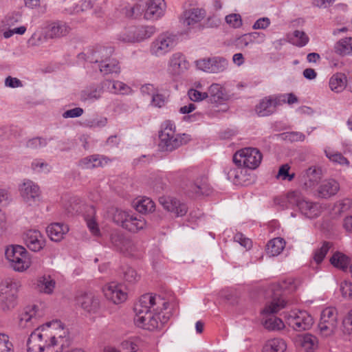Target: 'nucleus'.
Listing matches in <instances>:
<instances>
[{
  "mask_svg": "<svg viewBox=\"0 0 352 352\" xmlns=\"http://www.w3.org/2000/svg\"><path fill=\"white\" fill-rule=\"evenodd\" d=\"M168 302L159 295H142L135 305V324L149 331L161 328L168 322L171 314L168 310Z\"/></svg>",
  "mask_w": 352,
  "mask_h": 352,
  "instance_id": "nucleus-1",
  "label": "nucleus"
},
{
  "mask_svg": "<svg viewBox=\"0 0 352 352\" xmlns=\"http://www.w3.org/2000/svg\"><path fill=\"white\" fill-rule=\"evenodd\" d=\"M67 330L58 320H54L37 327L27 341V352H60L63 339Z\"/></svg>",
  "mask_w": 352,
  "mask_h": 352,
  "instance_id": "nucleus-2",
  "label": "nucleus"
},
{
  "mask_svg": "<svg viewBox=\"0 0 352 352\" xmlns=\"http://www.w3.org/2000/svg\"><path fill=\"white\" fill-rule=\"evenodd\" d=\"M296 284L292 278L284 280L281 284L273 285L271 287L272 292L271 299L267 302L265 307L261 311L263 316L276 314L287 306V301L285 300L283 290L293 292L296 289Z\"/></svg>",
  "mask_w": 352,
  "mask_h": 352,
  "instance_id": "nucleus-3",
  "label": "nucleus"
},
{
  "mask_svg": "<svg viewBox=\"0 0 352 352\" xmlns=\"http://www.w3.org/2000/svg\"><path fill=\"white\" fill-rule=\"evenodd\" d=\"M5 256L9 266L15 272H23L32 264L29 252L19 245H8L5 250Z\"/></svg>",
  "mask_w": 352,
  "mask_h": 352,
  "instance_id": "nucleus-4",
  "label": "nucleus"
},
{
  "mask_svg": "<svg viewBox=\"0 0 352 352\" xmlns=\"http://www.w3.org/2000/svg\"><path fill=\"white\" fill-rule=\"evenodd\" d=\"M287 199L291 205L296 206L301 214L308 219L316 218L322 212L318 203L306 199L299 190L288 192Z\"/></svg>",
  "mask_w": 352,
  "mask_h": 352,
  "instance_id": "nucleus-5",
  "label": "nucleus"
},
{
  "mask_svg": "<svg viewBox=\"0 0 352 352\" xmlns=\"http://www.w3.org/2000/svg\"><path fill=\"white\" fill-rule=\"evenodd\" d=\"M20 282L12 278H6L0 282V304L3 310H9L16 305Z\"/></svg>",
  "mask_w": 352,
  "mask_h": 352,
  "instance_id": "nucleus-6",
  "label": "nucleus"
},
{
  "mask_svg": "<svg viewBox=\"0 0 352 352\" xmlns=\"http://www.w3.org/2000/svg\"><path fill=\"white\" fill-rule=\"evenodd\" d=\"M177 43V36L165 32L160 34L151 43L150 54L155 57H162L170 52Z\"/></svg>",
  "mask_w": 352,
  "mask_h": 352,
  "instance_id": "nucleus-7",
  "label": "nucleus"
},
{
  "mask_svg": "<svg viewBox=\"0 0 352 352\" xmlns=\"http://www.w3.org/2000/svg\"><path fill=\"white\" fill-rule=\"evenodd\" d=\"M263 155L256 148L247 147L238 151L233 156L234 162L249 169L256 168L261 162Z\"/></svg>",
  "mask_w": 352,
  "mask_h": 352,
  "instance_id": "nucleus-8",
  "label": "nucleus"
},
{
  "mask_svg": "<svg viewBox=\"0 0 352 352\" xmlns=\"http://www.w3.org/2000/svg\"><path fill=\"white\" fill-rule=\"evenodd\" d=\"M115 222L123 228L137 232L146 227V222L140 214H131L127 212L117 210L114 214Z\"/></svg>",
  "mask_w": 352,
  "mask_h": 352,
  "instance_id": "nucleus-9",
  "label": "nucleus"
},
{
  "mask_svg": "<svg viewBox=\"0 0 352 352\" xmlns=\"http://www.w3.org/2000/svg\"><path fill=\"white\" fill-rule=\"evenodd\" d=\"M285 318L288 325L296 331L308 330L314 324L312 316L303 310H292L285 313Z\"/></svg>",
  "mask_w": 352,
  "mask_h": 352,
  "instance_id": "nucleus-10",
  "label": "nucleus"
},
{
  "mask_svg": "<svg viewBox=\"0 0 352 352\" xmlns=\"http://www.w3.org/2000/svg\"><path fill=\"white\" fill-rule=\"evenodd\" d=\"M155 32L154 26L130 27L118 35V40L124 43H140L151 37Z\"/></svg>",
  "mask_w": 352,
  "mask_h": 352,
  "instance_id": "nucleus-11",
  "label": "nucleus"
},
{
  "mask_svg": "<svg viewBox=\"0 0 352 352\" xmlns=\"http://www.w3.org/2000/svg\"><path fill=\"white\" fill-rule=\"evenodd\" d=\"M228 60L222 56L203 58L196 62L199 69L210 74L223 72L228 69Z\"/></svg>",
  "mask_w": 352,
  "mask_h": 352,
  "instance_id": "nucleus-12",
  "label": "nucleus"
},
{
  "mask_svg": "<svg viewBox=\"0 0 352 352\" xmlns=\"http://www.w3.org/2000/svg\"><path fill=\"white\" fill-rule=\"evenodd\" d=\"M19 190L23 201L30 206L40 200V188L37 184L30 179L23 180L19 185Z\"/></svg>",
  "mask_w": 352,
  "mask_h": 352,
  "instance_id": "nucleus-13",
  "label": "nucleus"
},
{
  "mask_svg": "<svg viewBox=\"0 0 352 352\" xmlns=\"http://www.w3.org/2000/svg\"><path fill=\"white\" fill-rule=\"evenodd\" d=\"M104 296L115 304L124 302L127 298L126 287L116 282H111L103 287Z\"/></svg>",
  "mask_w": 352,
  "mask_h": 352,
  "instance_id": "nucleus-14",
  "label": "nucleus"
},
{
  "mask_svg": "<svg viewBox=\"0 0 352 352\" xmlns=\"http://www.w3.org/2000/svg\"><path fill=\"white\" fill-rule=\"evenodd\" d=\"M189 66L186 56L181 52H175L169 58L167 71L172 76H179L188 69Z\"/></svg>",
  "mask_w": 352,
  "mask_h": 352,
  "instance_id": "nucleus-15",
  "label": "nucleus"
},
{
  "mask_svg": "<svg viewBox=\"0 0 352 352\" xmlns=\"http://www.w3.org/2000/svg\"><path fill=\"white\" fill-rule=\"evenodd\" d=\"M111 243L117 250L129 255H133L137 248L135 244L122 234L113 232L111 234Z\"/></svg>",
  "mask_w": 352,
  "mask_h": 352,
  "instance_id": "nucleus-16",
  "label": "nucleus"
},
{
  "mask_svg": "<svg viewBox=\"0 0 352 352\" xmlns=\"http://www.w3.org/2000/svg\"><path fill=\"white\" fill-rule=\"evenodd\" d=\"M186 192L191 197L208 195L210 188L206 176L204 174H201L192 182L186 185Z\"/></svg>",
  "mask_w": 352,
  "mask_h": 352,
  "instance_id": "nucleus-17",
  "label": "nucleus"
},
{
  "mask_svg": "<svg viewBox=\"0 0 352 352\" xmlns=\"http://www.w3.org/2000/svg\"><path fill=\"white\" fill-rule=\"evenodd\" d=\"M279 106L276 96H270L261 99L256 106L255 111L258 116H268L274 113Z\"/></svg>",
  "mask_w": 352,
  "mask_h": 352,
  "instance_id": "nucleus-18",
  "label": "nucleus"
},
{
  "mask_svg": "<svg viewBox=\"0 0 352 352\" xmlns=\"http://www.w3.org/2000/svg\"><path fill=\"white\" fill-rule=\"evenodd\" d=\"M322 178V170L317 167H310L301 173L300 182L306 189L315 187Z\"/></svg>",
  "mask_w": 352,
  "mask_h": 352,
  "instance_id": "nucleus-19",
  "label": "nucleus"
},
{
  "mask_svg": "<svg viewBox=\"0 0 352 352\" xmlns=\"http://www.w3.org/2000/svg\"><path fill=\"white\" fill-rule=\"evenodd\" d=\"M24 241L27 247L33 252H38L45 246L43 234L36 230H30L25 233Z\"/></svg>",
  "mask_w": 352,
  "mask_h": 352,
  "instance_id": "nucleus-20",
  "label": "nucleus"
},
{
  "mask_svg": "<svg viewBox=\"0 0 352 352\" xmlns=\"http://www.w3.org/2000/svg\"><path fill=\"white\" fill-rule=\"evenodd\" d=\"M159 201L165 210L177 217H182L187 212L186 206L175 198L162 197Z\"/></svg>",
  "mask_w": 352,
  "mask_h": 352,
  "instance_id": "nucleus-21",
  "label": "nucleus"
},
{
  "mask_svg": "<svg viewBox=\"0 0 352 352\" xmlns=\"http://www.w3.org/2000/svg\"><path fill=\"white\" fill-rule=\"evenodd\" d=\"M78 304L87 312L96 313L100 307L99 298L92 293H85L78 296Z\"/></svg>",
  "mask_w": 352,
  "mask_h": 352,
  "instance_id": "nucleus-22",
  "label": "nucleus"
},
{
  "mask_svg": "<svg viewBox=\"0 0 352 352\" xmlns=\"http://www.w3.org/2000/svg\"><path fill=\"white\" fill-rule=\"evenodd\" d=\"M110 161V159L104 155L94 154L81 159L78 162V166L82 169H93L103 167Z\"/></svg>",
  "mask_w": 352,
  "mask_h": 352,
  "instance_id": "nucleus-23",
  "label": "nucleus"
},
{
  "mask_svg": "<svg viewBox=\"0 0 352 352\" xmlns=\"http://www.w3.org/2000/svg\"><path fill=\"white\" fill-rule=\"evenodd\" d=\"M190 140V135L186 133L177 134L171 135L167 140V142L164 140H160V146L165 151H173L183 144H186Z\"/></svg>",
  "mask_w": 352,
  "mask_h": 352,
  "instance_id": "nucleus-24",
  "label": "nucleus"
},
{
  "mask_svg": "<svg viewBox=\"0 0 352 352\" xmlns=\"http://www.w3.org/2000/svg\"><path fill=\"white\" fill-rule=\"evenodd\" d=\"M206 15V12L201 8H192L184 12L182 19L184 26L191 28L198 24Z\"/></svg>",
  "mask_w": 352,
  "mask_h": 352,
  "instance_id": "nucleus-25",
  "label": "nucleus"
},
{
  "mask_svg": "<svg viewBox=\"0 0 352 352\" xmlns=\"http://www.w3.org/2000/svg\"><path fill=\"white\" fill-rule=\"evenodd\" d=\"M166 9L164 0H151L145 11L144 17L155 20L164 15Z\"/></svg>",
  "mask_w": 352,
  "mask_h": 352,
  "instance_id": "nucleus-26",
  "label": "nucleus"
},
{
  "mask_svg": "<svg viewBox=\"0 0 352 352\" xmlns=\"http://www.w3.org/2000/svg\"><path fill=\"white\" fill-rule=\"evenodd\" d=\"M37 307H26L19 316V326L22 329L31 328L37 322Z\"/></svg>",
  "mask_w": 352,
  "mask_h": 352,
  "instance_id": "nucleus-27",
  "label": "nucleus"
},
{
  "mask_svg": "<svg viewBox=\"0 0 352 352\" xmlns=\"http://www.w3.org/2000/svg\"><path fill=\"white\" fill-rule=\"evenodd\" d=\"M340 189V185L335 179H326L319 186L318 195L322 198H329L335 195Z\"/></svg>",
  "mask_w": 352,
  "mask_h": 352,
  "instance_id": "nucleus-28",
  "label": "nucleus"
},
{
  "mask_svg": "<svg viewBox=\"0 0 352 352\" xmlns=\"http://www.w3.org/2000/svg\"><path fill=\"white\" fill-rule=\"evenodd\" d=\"M265 35L262 32H254L245 34L236 39V45L239 48H244L254 43L263 42Z\"/></svg>",
  "mask_w": 352,
  "mask_h": 352,
  "instance_id": "nucleus-29",
  "label": "nucleus"
},
{
  "mask_svg": "<svg viewBox=\"0 0 352 352\" xmlns=\"http://www.w3.org/2000/svg\"><path fill=\"white\" fill-rule=\"evenodd\" d=\"M68 231V226L61 223H51L46 228L48 236L54 241H61L64 235L66 234Z\"/></svg>",
  "mask_w": 352,
  "mask_h": 352,
  "instance_id": "nucleus-30",
  "label": "nucleus"
},
{
  "mask_svg": "<svg viewBox=\"0 0 352 352\" xmlns=\"http://www.w3.org/2000/svg\"><path fill=\"white\" fill-rule=\"evenodd\" d=\"M287 349V342L281 338L267 340L263 345L261 352H285Z\"/></svg>",
  "mask_w": 352,
  "mask_h": 352,
  "instance_id": "nucleus-31",
  "label": "nucleus"
},
{
  "mask_svg": "<svg viewBox=\"0 0 352 352\" xmlns=\"http://www.w3.org/2000/svg\"><path fill=\"white\" fill-rule=\"evenodd\" d=\"M102 83L101 85L91 86L84 89L80 94V99L83 102H94L101 98L103 93Z\"/></svg>",
  "mask_w": 352,
  "mask_h": 352,
  "instance_id": "nucleus-32",
  "label": "nucleus"
},
{
  "mask_svg": "<svg viewBox=\"0 0 352 352\" xmlns=\"http://www.w3.org/2000/svg\"><path fill=\"white\" fill-rule=\"evenodd\" d=\"M70 28L63 21H56L50 25L47 30V36L51 38H59L65 36L69 34Z\"/></svg>",
  "mask_w": 352,
  "mask_h": 352,
  "instance_id": "nucleus-33",
  "label": "nucleus"
},
{
  "mask_svg": "<svg viewBox=\"0 0 352 352\" xmlns=\"http://www.w3.org/2000/svg\"><path fill=\"white\" fill-rule=\"evenodd\" d=\"M333 50L339 56H352V37H344L338 40L334 44Z\"/></svg>",
  "mask_w": 352,
  "mask_h": 352,
  "instance_id": "nucleus-34",
  "label": "nucleus"
},
{
  "mask_svg": "<svg viewBox=\"0 0 352 352\" xmlns=\"http://www.w3.org/2000/svg\"><path fill=\"white\" fill-rule=\"evenodd\" d=\"M113 51V47L111 46H98L94 52V57L91 58V61L99 64L103 61L111 59L110 58Z\"/></svg>",
  "mask_w": 352,
  "mask_h": 352,
  "instance_id": "nucleus-35",
  "label": "nucleus"
},
{
  "mask_svg": "<svg viewBox=\"0 0 352 352\" xmlns=\"http://www.w3.org/2000/svg\"><path fill=\"white\" fill-rule=\"evenodd\" d=\"M346 77L342 73L333 74L329 82L331 90L336 93L342 92L346 87Z\"/></svg>",
  "mask_w": 352,
  "mask_h": 352,
  "instance_id": "nucleus-36",
  "label": "nucleus"
},
{
  "mask_svg": "<svg viewBox=\"0 0 352 352\" xmlns=\"http://www.w3.org/2000/svg\"><path fill=\"white\" fill-rule=\"evenodd\" d=\"M208 93V98L211 103L221 104L225 99L222 87L217 83L212 84Z\"/></svg>",
  "mask_w": 352,
  "mask_h": 352,
  "instance_id": "nucleus-37",
  "label": "nucleus"
},
{
  "mask_svg": "<svg viewBox=\"0 0 352 352\" xmlns=\"http://www.w3.org/2000/svg\"><path fill=\"white\" fill-rule=\"evenodd\" d=\"M36 285L40 292L50 294L55 288L56 282L50 276H43L37 280Z\"/></svg>",
  "mask_w": 352,
  "mask_h": 352,
  "instance_id": "nucleus-38",
  "label": "nucleus"
},
{
  "mask_svg": "<svg viewBox=\"0 0 352 352\" xmlns=\"http://www.w3.org/2000/svg\"><path fill=\"white\" fill-rule=\"evenodd\" d=\"M100 72L103 75L110 74H119L120 72V67L118 61L115 58H111L103 61L98 64Z\"/></svg>",
  "mask_w": 352,
  "mask_h": 352,
  "instance_id": "nucleus-39",
  "label": "nucleus"
},
{
  "mask_svg": "<svg viewBox=\"0 0 352 352\" xmlns=\"http://www.w3.org/2000/svg\"><path fill=\"white\" fill-rule=\"evenodd\" d=\"M87 214H85V220L90 232L95 236L100 234L98 225L94 219L96 210L94 206H89L87 207Z\"/></svg>",
  "mask_w": 352,
  "mask_h": 352,
  "instance_id": "nucleus-40",
  "label": "nucleus"
},
{
  "mask_svg": "<svg viewBox=\"0 0 352 352\" xmlns=\"http://www.w3.org/2000/svg\"><path fill=\"white\" fill-rule=\"evenodd\" d=\"M285 242L282 238H274L267 244V253L270 256H278L283 250Z\"/></svg>",
  "mask_w": 352,
  "mask_h": 352,
  "instance_id": "nucleus-41",
  "label": "nucleus"
},
{
  "mask_svg": "<svg viewBox=\"0 0 352 352\" xmlns=\"http://www.w3.org/2000/svg\"><path fill=\"white\" fill-rule=\"evenodd\" d=\"M266 318H263L262 323L264 327L269 331H279L285 327L283 320L275 316H265Z\"/></svg>",
  "mask_w": 352,
  "mask_h": 352,
  "instance_id": "nucleus-42",
  "label": "nucleus"
},
{
  "mask_svg": "<svg viewBox=\"0 0 352 352\" xmlns=\"http://www.w3.org/2000/svg\"><path fill=\"white\" fill-rule=\"evenodd\" d=\"M320 322L338 325V313L334 307H327L321 313Z\"/></svg>",
  "mask_w": 352,
  "mask_h": 352,
  "instance_id": "nucleus-43",
  "label": "nucleus"
},
{
  "mask_svg": "<svg viewBox=\"0 0 352 352\" xmlns=\"http://www.w3.org/2000/svg\"><path fill=\"white\" fill-rule=\"evenodd\" d=\"M300 344L306 350L314 349L318 346V338L309 333H305L298 337Z\"/></svg>",
  "mask_w": 352,
  "mask_h": 352,
  "instance_id": "nucleus-44",
  "label": "nucleus"
},
{
  "mask_svg": "<svg viewBox=\"0 0 352 352\" xmlns=\"http://www.w3.org/2000/svg\"><path fill=\"white\" fill-rule=\"evenodd\" d=\"M102 84L105 87L107 85L111 86V91L116 94H127L131 91L130 87L121 81L105 80L102 82Z\"/></svg>",
  "mask_w": 352,
  "mask_h": 352,
  "instance_id": "nucleus-45",
  "label": "nucleus"
},
{
  "mask_svg": "<svg viewBox=\"0 0 352 352\" xmlns=\"http://www.w3.org/2000/svg\"><path fill=\"white\" fill-rule=\"evenodd\" d=\"M330 262L334 267L344 270L349 264V258L341 252H336L331 256Z\"/></svg>",
  "mask_w": 352,
  "mask_h": 352,
  "instance_id": "nucleus-46",
  "label": "nucleus"
},
{
  "mask_svg": "<svg viewBox=\"0 0 352 352\" xmlns=\"http://www.w3.org/2000/svg\"><path fill=\"white\" fill-rule=\"evenodd\" d=\"M175 134V126L170 120H166L162 125V130L160 134V139L167 142L168 138Z\"/></svg>",
  "mask_w": 352,
  "mask_h": 352,
  "instance_id": "nucleus-47",
  "label": "nucleus"
},
{
  "mask_svg": "<svg viewBox=\"0 0 352 352\" xmlns=\"http://www.w3.org/2000/svg\"><path fill=\"white\" fill-rule=\"evenodd\" d=\"M155 203L148 197H145L138 201L136 210L141 213L151 212L155 210Z\"/></svg>",
  "mask_w": 352,
  "mask_h": 352,
  "instance_id": "nucleus-48",
  "label": "nucleus"
},
{
  "mask_svg": "<svg viewBox=\"0 0 352 352\" xmlns=\"http://www.w3.org/2000/svg\"><path fill=\"white\" fill-rule=\"evenodd\" d=\"M107 124V118L100 116H96L92 118L86 120L84 125L90 129L102 128Z\"/></svg>",
  "mask_w": 352,
  "mask_h": 352,
  "instance_id": "nucleus-49",
  "label": "nucleus"
},
{
  "mask_svg": "<svg viewBox=\"0 0 352 352\" xmlns=\"http://www.w3.org/2000/svg\"><path fill=\"white\" fill-rule=\"evenodd\" d=\"M325 155L331 162L338 163L340 165H349V160L344 157L340 153L333 152L330 149H326L324 151Z\"/></svg>",
  "mask_w": 352,
  "mask_h": 352,
  "instance_id": "nucleus-50",
  "label": "nucleus"
},
{
  "mask_svg": "<svg viewBox=\"0 0 352 352\" xmlns=\"http://www.w3.org/2000/svg\"><path fill=\"white\" fill-rule=\"evenodd\" d=\"M228 179L233 182L241 183L243 179L241 175L243 170L241 166L226 168L225 170Z\"/></svg>",
  "mask_w": 352,
  "mask_h": 352,
  "instance_id": "nucleus-51",
  "label": "nucleus"
},
{
  "mask_svg": "<svg viewBox=\"0 0 352 352\" xmlns=\"http://www.w3.org/2000/svg\"><path fill=\"white\" fill-rule=\"evenodd\" d=\"M31 168L36 173H48L52 170V166L41 159H36L32 161Z\"/></svg>",
  "mask_w": 352,
  "mask_h": 352,
  "instance_id": "nucleus-52",
  "label": "nucleus"
},
{
  "mask_svg": "<svg viewBox=\"0 0 352 352\" xmlns=\"http://www.w3.org/2000/svg\"><path fill=\"white\" fill-rule=\"evenodd\" d=\"M48 141L46 138L36 137L28 140L26 142L25 146L31 149H39L45 147Z\"/></svg>",
  "mask_w": 352,
  "mask_h": 352,
  "instance_id": "nucleus-53",
  "label": "nucleus"
},
{
  "mask_svg": "<svg viewBox=\"0 0 352 352\" xmlns=\"http://www.w3.org/2000/svg\"><path fill=\"white\" fill-rule=\"evenodd\" d=\"M0 352H14L13 344L5 333H0Z\"/></svg>",
  "mask_w": 352,
  "mask_h": 352,
  "instance_id": "nucleus-54",
  "label": "nucleus"
},
{
  "mask_svg": "<svg viewBox=\"0 0 352 352\" xmlns=\"http://www.w3.org/2000/svg\"><path fill=\"white\" fill-rule=\"evenodd\" d=\"M330 247V243L324 242L321 248L315 251L314 259L317 263H320L323 261Z\"/></svg>",
  "mask_w": 352,
  "mask_h": 352,
  "instance_id": "nucleus-55",
  "label": "nucleus"
},
{
  "mask_svg": "<svg viewBox=\"0 0 352 352\" xmlns=\"http://www.w3.org/2000/svg\"><path fill=\"white\" fill-rule=\"evenodd\" d=\"M293 42L298 47H303L309 41V37L302 31L296 30L293 34Z\"/></svg>",
  "mask_w": 352,
  "mask_h": 352,
  "instance_id": "nucleus-56",
  "label": "nucleus"
},
{
  "mask_svg": "<svg viewBox=\"0 0 352 352\" xmlns=\"http://www.w3.org/2000/svg\"><path fill=\"white\" fill-rule=\"evenodd\" d=\"M226 23L234 28H240L243 23L242 19L239 14H230L226 16Z\"/></svg>",
  "mask_w": 352,
  "mask_h": 352,
  "instance_id": "nucleus-57",
  "label": "nucleus"
},
{
  "mask_svg": "<svg viewBox=\"0 0 352 352\" xmlns=\"http://www.w3.org/2000/svg\"><path fill=\"white\" fill-rule=\"evenodd\" d=\"M337 325L330 324L327 323L319 322L318 329L321 336L323 337H329L333 334Z\"/></svg>",
  "mask_w": 352,
  "mask_h": 352,
  "instance_id": "nucleus-58",
  "label": "nucleus"
},
{
  "mask_svg": "<svg viewBox=\"0 0 352 352\" xmlns=\"http://www.w3.org/2000/svg\"><path fill=\"white\" fill-rule=\"evenodd\" d=\"M188 96L193 102H200L208 98L207 92H201L195 89H190L188 91Z\"/></svg>",
  "mask_w": 352,
  "mask_h": 352,
  "instance_id": "nucleus-59",
  "label": "nucleus"
},
{
  "mask_svg": "<svg viewBox=\"0 0 352 352\" xmlns=\"http://www.w3.org/2000/svg\"><path fill=\"white\" fill-rule=\"evenodd\" d=\"M124 278L129 283H135L140 280V276L138 274L137 272L131 268L126 267V269L124 271Z\"/></svg>",
  "mask_w": 352,
  "mask_h": 352,
  "instance_id": "nucleus-60",
  "label": "nucleus"
},
{
  "mask_svg": "<svg viewBox=\"0 0 352 352\" xmlns=\"http://www.w3.org/2000/svg\"><path fill=\"white\" fill-rule=\"evenodd\" d=\"M276 97L278 100L279 105L285 102L289 104H292L298 102L297 97L292 93L280 94L279 96H276Z\"/></svg>",
  "mask_w": 352,
  "mask_h": 352,
  "instance_id": "nucleus-61",
  "label": "nucleus"
},
{
  "mask_svg": "<svg viewBox=\"0 0 352 352\" xmlns=\"http://www.w3.org/2000/svg\"><path fill=\"white\" fill-rule=\"evenodd\" d=\"M340 292L345 298H352V283L348 281H343L340 284Z\"/></svg>",
  "mask_w": 352,
  "mask_h": 352,
  "instance_id": "nucleus-62",
  "label": "nucleus"
},
{
  "mask_svg": "<svg viewBox=\"0 0 352 352\" xmlns=\"http://www.w3.org/2000/svg\"><path fill=\"white\" fill-rule=\"evenodd\" d=\"M234 241L239 243L246 249H250L252 247V241L241 233L236 234L234 236Z\"/></svg>",
  "mask_w": 352,
  "mask_h": 352,
  "instance_id": "nucleus-63",
  "label": "nucleus"
},
{
  "mask_svg": "<svg viewBox=\"0 0 352 352\" xmlns=\"http://www.w3.org/2000/svg\"><path fill=\"white\" fill-rule=\"evenodd\" d=\"M270 19L268 17H262L256 21L252 28L254 30H265L270 25Z\"/></svg>",
  "mask_w": 352,
  "mask_h": 352,
  "instance_id": "nucleus-64",
  "label": "nucleus"
}]
</instances>
